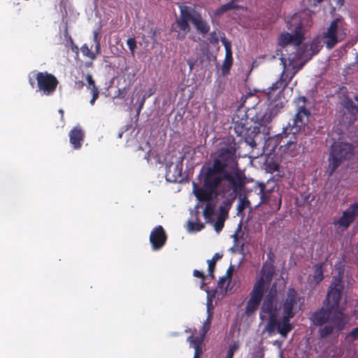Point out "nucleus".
I'll return each instance as SVG.
<instances>
[{
    "label": "nucleus",
    "mask_w": 358,
    "mask_h": 358,
    "mask_svg": "<svg viewBox=\"0 0 358 358\" xmlns=\"http://www.w3.org/2000/svg\"><path fill=\"white\" fill-rule=\"evenodd\" d=\"M236 150L234 139L224 141L212 161L200 170L199 177L202 186L193 185L196 199L207 202L203 210L206 218H209L214 213V206L210 201L231 191L236 194L245 186V176L239 168Z\"/></svg>",
    "instance_id": "nucleus-1"
},
{
    "label": "nucleus",
    "mask_w": 358,
    "mask_h": 358,
    "mask_svg": "<svg viewBox=\"0 0 358 358\" xmlns=\"http://www.w3.org/2000/svg\"><path fill=\"white\" fill-rule=\"evenodd\" d=\"M275 268L273 264H264L261 269L260 277L255 282L251 292L249 294V299L245 308V315L252 317L258 310L261 301L263 300L260 308V317L264 319L266 314L268 316V321L265 330L272 334L278 330L281 336L286 338L288 333L292 330L293 325L290 323L296 313V306L299 301L297 292L293 287H289L287 292L286 297L282 300L280 308H282V317L278 319L279 308L278 307L277 289L275 284L272 285L269 291L264 297V293L271 283Z\"/></svg>",
    "instance_id": "nucleus-2"
},
{
    "label": "nucleus",
    "mask_w": 358,
    "mask_h": 358,
    "mask_svg": "<svg viewBox=\"0 0 358 358\" xmlns=\"http://www.w3.org/2000/svg\"><path fill=\"white\" fill-rule=\"evenodd\" d=\"M296 71L297 70L289 75L284 70L280 78L264 92L268 102V106L266 111L264 114H259L256 116L255 121L259 125L264 126L269 123L272 118L277 115L282 109L284 103L281 100L282 93L291 82Z\"/></svg>",
    "instance_id": "nucleus-3"
},
{
    "label": "nucleus",
    "mask_w": 358,
    "mask_h": 358,
    "mask_svg": "<svg viewBox=\"0 0 358 358\" xmlns=\"http://www.w3.org/2000/svg\"><path fill=\"white\" fill-rule=\"evenodd\" d=\"M343 274V269L339 268L338 275L333 277L332 282L327 294L326 299L324 302V306L334 310L331 322L338 330L344 329L347 324L343 310L339 308V304L344 289Z\"/></svg>",
    "instance_id": "nucleus-4"
},
{
    "label": "nucleus",
    "mask_w": 358,
    "mask_h": 358,
    "mask_svg": "<svg viewBox=\"0 0 358 358\" xmlns=\"http://www.w3.org/2000/svg\"><path fill=\"white\" fill-rule=\"evenodd\" d=\"M294 102L296 104V113L292 123L289 122L284 129L285 137H282L280 141L284 143L281 145V148L285 147V149H289L292 145L296 144L295 135L308 124L310 116V112L306 106L307 99L305 96L298 97Z\"/></svg>",
    "instance_id": "nucleus-5"
},
{
    "label": "nucleus",
    "mask_w": 358,
    "mask_h": 358,
    "mask_svg": "<svg viewBox=\"0 0 358 358\" xmlns=\"http://www.w3.org/2000/svg\"><path fill=\"white\" fill-rule=\"evenodd\" d=\"M347 36L346 24L341 17L334 19L327 31L323 32L322 38L327 49L331 50Z\"/></svg>",
    "instance_id": "nucleus-6"
},
{
    "label": "nucleus",
    "mask_w": 358,
    "mask_h": 358,
    "mask_svg": "<svg viewBox=\"0 0 358 358\" xmlns=\"http://www.w3.org/2000/svg\"><path fill=\"white\" fill-rule=\"evenodd\" d=\"M352 152V146L351 144L343 142H334L330 150L328 158L327 171L329 175H332L341 163L348 155Z\"/></svg>",
    "instance_id": "nucleus-7"
},
{
    "label": "nucleus",
    "mask_w": 358,
    "mask_h": 358,
    "mask_svg": "<svg viewBox=\"0 0 358 358\" xmlns=\"http://www.w3.org/2000/svg\"><path fill=\"white\" fill-rule=\"evenodd\" d=\"M32 73L36 80L37 91L46 96H50L55 93L59 81L53 74L47 71Z\"/></svg>",
    "instance_id": "nucleus-8"
},
{
    "label": "nucleus",
    "mask_w": 358,
    "mask_h": 358,
    "mask_svg": "<svg viewBox=\"0 0 358 358\" xmlns=\"http://www.w3.org/2000/svg\"><path fill=\"white\" fill-rule=\"evenodd\" d=\"M296 17H293L291 21L287 22V27L289 30L292 29V22L294 23V34H289L288 32L282 33L279 38L278 44L281 47H285L288 44H293L296 46L299 45L303 39L302 34V24L301 22H296Z\"/></svg>",
    "instance_id": "nucleus-9"
},
{
    "label": "nucleus",
    "mask_w": 358,
    "mask_h": 358,
    "mask_svg": "<svg viewBox=\"0 0 358 358\" xmlns=\"http://www.w3.org/2000/svg\"><path fill=\"white\" fill-rule=\"evenodd\" d=\"M234 121V129L238 136L243 138L247 144L251 147L256 146V142L253 137L250 134L255 133V128L252 131L250 130V127L248 126V117H242L239 119L238 116L233 117Z\"/></svg>",
    "instance_id": "nucleus-10"
},
{
    "label": "nucleus",
    "mask_w": 358,
    "mask_h": 358,
    "mask_svg": "<svg viewBox=\"0 0 358 358\" xmlns=\"http://www.w3.org/2000/svg\"><path fill=\"white\" fill-rule=\"evenodd\" d=\"M358 217V203L350 204V206L343 212L342 216L334 224L342 227L343 230L349 228L350 224L355 222Z\"/></svg>",
    "instance_id": "nucleus-11"
},
{
    "label": "nucleus",
    "mask_w": 358,
    "mask_h": 358,
    "mask_svg": "<svg viewBox=\"0 0 358 358\" xmlns=\"http://www.w3.org/2000/svg\"><path fill=\"white\" fill-rule=\"evenodd\" d=\"M167 235L162 226L155 227L150 232V242L153 250H159L166 244Z\"/></svg>",
    "instance_id": "nucleus-12"
},
{
    "label": "nucleus",
    "mask_w": 358,
    "mask_h": 358,
    "mask_svg": "<svg viewBox=\"0 0 358 358\" xmlns=\"http://www.w3.org/2000/svg\"><path fill=\"white\" fill-rule=\"evenodd\" d=\"M334 311V310L324 305V307L311 315L310 320L314 325L321 327L329 321L331 322Z\"/></svg>",
    "instance_id": "nucleus-13"
},
{
    "label": "nucleus",
    "mask_w": 358,
    "mask_h": 358,
    "mask_svg": "<svg viewBox=\"0 0 358 358\" xmlns=\"http://www.w3.org/2000/svg\"><path fill=\"white\" fill-rule=\"evenodd\" d=\"M188 20L178 17L176 22L172 24V31L178 33L176 38L182 40L187 34L190 31V26Z\"/></svg>",
    "instance_id": "nucleus-14"
},
{
    "label": "nucleus",
    "mask_w": 358,
    "mask_h": 358,
    "mask_svg": "<svg viewBox=\"0 0 358 358\" xmlns=\"http://www.w3.org/2000/svg\"><path fill=\"white\" fill-rule=\"evenodd\" d=\"M69 141L75 150L80 149L84 140L85 133L79 126L74 127L69 134Z\"/></svg>",
    "instance_id": "nucleus-15"
},
{
    "label": "nucleus",
    "mask_w": 358,
    "mask_h": 358,
    "mask_svg": "<svg viewBox=\"0 0 358 358\" xmlns=\"http://www.w3.org/2000/svg\"><path fill=\"white\" fill-rule=\"evenodd\" d=\"M220 41L225 48V59L222 65V71L224 73L228 71L231 68L233 63L232 50L231 42L228 41L224 36L221 37Z\"/></svg>",
    "instance_id": "nucleus-16"
},
{
    "label": "nucleus",
    "mask_w": 358,
    "mask_h": 358,
    "mask_svg": "<svg viewBox=\"0 0 358 358\" xmlns=\"http://www.w3.org/2000/svg\"><path fill=\"white\" fill-rule=\"evenodd\" d=\"M192 23L197 32L203 36L206 35L210 31V24L202 17L200 13L196 15V17H194Z\"/></svg>",
    "instance_id": "nucleus-17"
},
{
    "label": "nucleus",
    "mask_w": 358,
    "mask_h": 358,
    "mask_svg": "<svg viewBox=\"0 0 358 358\" xmlns=\"http://www.w3.org/2000/svg\"><path fill=\"white\" fill-rule=\"evenodd\" d=\"M187 341H189L190 345L194 348V358H199L202 354L203 338L190 336L188 337Z\"/></svg>",
    "instance_id": "nucleus-18"
},
{
    "label": "nucleus",
    "mask_w": 358,
    "mask_h": 358,
    "mask_svg": "<svg viewBox=\"0 0 358 358\" xmlns=\"http://www.w3.org/2000/svg\"><path fill=\"white\" fill-rule=\"evenodd\" d=\"M199 13V12H197L196 10H195L194 8L190 6H180V15L178 17L186 19L192 22L194 17H196V15H198Z\"/></svg>",
    "instance_id": "nucleus-19"
},
{
    "label": "nucleus",
    "mask_w": 358,
    "mask_h": 358,
    "mask_svg": "<svg viewBox=\"0 0 358 358\" xmlns=\"http://www.w3.org/2000/svg\"><path fill=\"white\" fill-rule=\"evenodd\" d=\"M324 263L316 264L313 266V274L312 275V282L315 285H319L324 279L323 266Z\"/></svg>",
    "instance_id": "nucleus-20"
},
{
    "label": "nucleus",
    "mask_w": 358,
    "mask_h": 358,
    "mask_svg": "<svg viewBox=\"0 0 358 358\" xmlns=\"http://www.w3.org/2000/svg\"><path fill=\"white\" fill-rule=\"evenodd\" d=\"M334 329L339 331L331 321L329 324H325L323 327L320 328L318 331V334L320 338H324L331 335Z\"/></svg>",
    "instance_id": "nucleus-21"
},
{
    "label": "nucleus",
    "mask_w": 358,
    "mask_h": 358,
    "mask_svg": "<svg viewBox=\"0 0 358 358\" xmlns=\"http://www.w3.org/2000/svg\"><path fill=\"white\" fill-rule=\"evenodd\" d=\"M240 8L239 6L237 4H235L234 1H231L227 3H225L220 7H219L216 11L215 13L217 15H221L228 10H234V9H238Z\"/></svg>",
    "instance_id": "nucleus-22"
},
{
    "label": "nucleus",
    "mask_w": 358,
    "mask_h": 358,
    "mask_svg": "<svg viewBox=\"0 0 358 358\" xmlns=\"http://www.w3.org/2000/svg\"><path fill=\"white\" fill-rule=\"evenodd\" d=\"M343 106L352 115H356L358 113V106L351 99L345 100Z\"/></svg>",
    "instance_id": "nucleus-23"
},
{
    "label": "nucleus",
    "mask_w": 358,
    "mask_h": 358,
    "mask_svg": "<svg viewBox=\"0 0 358 358\" xmlns=\"http://www.w3.org/2000/svg\"><path fill=\"white\" fill-rule=\"evenodd\" d=\"M211 318H212V316L210 314H209L206 320L203 323V327L200 329V332H199L200 336L199 337H202L203 339H204L206 334L208 333V331L210 329V324H211Z\"/></svg>",
    "instance_id": "nucleus-24"
},
{
    "label": "nucleus",
    "mask_w": 358,
    "mask_h": 358,
    "mask_svg": "<svg viewBox=\"0 0 358 358\" xmlns=\"http://www.w3.org/2000/svg\"><path fill=\"white\" fill-rule=\"evenodd\" d=\"M81 52L83 55L90 59L91 61L95 60V54L93 53V51L91 50V49L89 48V46L85 43L83 44L80 48Z\"/></svg>",
    "instance_id": "nucleus-25"
},
{
    "label": "nucleus",
    "mask_w": 358,
    "mask_h": 358,
    "mask_svg": "<svg viewBox=\"0 0 358 358\" xmlns=\"http://www.w3.org/2000/svg\"><path fill=\"white\" fill-rule=\"evenodd\" d=\"M224 217H222V215H220L217 218L215 223V229L219 232L220 231L222 228L224 227Z\"/></svg>",
    "instance_id": "nucleus-26"
},
{
    "label": "nucleus",
    "mask_w": 358,
    "mask_h": 358,
    "mask_svg": "<svg viewBox=\"0 0 358 358\" xmlns=\"http://www.w3.org/2000/svg\"><path fill=\"white\" fill-rule=\"evenodd\" d=\"M127 45H128V48L131 51V53L134 55L135 49L137 47L136 39L134 38H129L127 40Z\"/></svg>",
    "instance_id": "nucleus-27"
},
{
    "label": "nucleus",
    "mask_w": 358,
    "mask_h": 358,
    "mask_svg": "<svg viewBox=\"0 0 358 358\" xmlns=\"http://www.w3.org/2000/svg\"><path fill=\"white\" fill-rule=\"evenodd\" d=\"M208 41L210 44H213V45L218 44V43L220 41V38H219L217 33L215 31H213L210 33Z\"/></svg>",
    "instance_id": "nucleus-28"
},
{
    "label": "nucleus",
    "mask_w": 358,
    "mask_h": 358,
    "mask_svg": "<svg viewBox=\"0 0 358 358\" xmlns=\"http://www.w3.org/2000/svg\"><path fill=\"white\" fill-rule=\"evenodd\" d=\"M208 264L209 275L212 279H213L215 278L214 271L215 269L216 263L214 262V259H209L208 260Z\"/></svg>",
    "instance_id": "nucleus-29"
},
{
    "label": "nucleus",
    "mask_w": 358,
    "mask_h": 358,
    "mask_svg": "<svg viewBox=\"0 0 358 358\" xmlns=\"http://www.w3.org/2000/svg\"><path fill=\"white\" fill-rule=\"evenodd\" d=\"M90 90H91V92H92V97L90 103L91 105L93 106L96 100L99 97V89H98L97 87H91Z\"/></svg>",
    "instance_id": "nucleus-30"
},
{
    "label": "nucleus",
    "mask_w": 358,
    "mask_h": 358,
    "mask_svg": "<svg viewBox=\"0 0 358 358\" xmlns=\"http://www.w3.org/2000/svg\"><path fill=\"white\" fill-rule=\"evenodd\" d=\"M189 227L190 230L198 231L201 230L204 227V225L200 222H189Z\"/></svg>",
    "instance_id": "nucleus-31"
},
{
    "label": "nucleus",
    "mask_w": 358,
    "mask_h": 358,
    "mask_svg": "<svg viewBox=\"0 0 358 358\" xmlns=\"http://www.w3.org/2000/svg\"><path fill=\"white\" fill-rule=\"evenodd\" d=\"M239 348V345L237 343H234L229 346L227 351V357L234 358V352Z\"/></svg>",
    "instance_id": "nucleus-32"
},
{
    "label": "nucleus",
    "mask_w": 358,
    "mask_h": 358,
    "mask_svg": "<svg viewBox=\"0 0 358 358\" xmlns=\"http://www.w3.org/2000/svg\"><path fill=\"white\" fill-rule=\"evenodd\" d=\"M86 80L87 82V83L89 84L90 87H96V85H95V81L93 79V77L92 76V74L90 73H88L87 76H86Z\"/></svg>",
    "instance_id": "nucleus-33"
},
{
    "label": "nucleus",
    "mask_w": 358,
    "mask_h": 358,
    "mask_svg": "<svg viewBox=\"0 0 358 358\" xmlns=\"http://www.w3.org/2000/svg\"><path fill=\"white\" fill-rule=\"evenodd\" d=\"M101 36H100V29L94 30L93 31V41L94 43H100Z\"/></svg>",
    "instance_id": "nucleus-34"
},
{
    "label": "nucleus",
    "mask_w": 358,
    "mask_h": 358,
    "mask_svg": "<svg viewBox=\"0 0 358 358\" xmlns=\"http://www.w3.org/2000/svg\"><path fill=\"white\" fill-rule=\"evenodd\" d=\"M249 203V201L247 200L241 199V202L238 203L237 206V210L241 212L245 208V204Z\"/></svg>",
    "instance_id": "nucleus-35"
},
{
    "label": "nucleus",
    "mask_w": 358,
    "mask_h": 358,
    "mask_svg": "<svg viewBox=\"0 0 358 358\" xmlns=\"http://www.w3.org/2000/svg\"><path fill=\"white\" fill-rule=\"evenodd\" d=\"M193 275L194 277H196L198 278H201L202 280H203L206 276L204 275L203 273L200 271H198V270H194V272H193Z\"/></svg>",
    "instance_id": "nucleus-36"
},
{
    "label": "nucleus",
    "mask_w": 358,
    "mask_h": 358,
    "mask_svg": "<svg viewBox=\"0 0 358 358\" xmlns=\"http://www.w3.org/2000/svg\"><path fill=\"white\" fill-rule=\"evenodd\" d=\"M233 271H234L233 266H230L228 268V269L227 270L226 275L224 277H226L227 279H231L232 274H233Z\"/></svg>",
    "instance_id": "nucleus-37"
},
{
    "label": "nucleus",
    "mask_w": 358,
    "mask_h": 358,
    "mask_svg": "<svg viewBox=\"0 0 358 358\" xmlns=\"http://www.w3.org/2000/svg\"><path fill=\"white\" fill-rule=\"evenodd\" d=\"M100 52H101L100 43H95V50L93 52V53L95 54V59L96 58L97 55L100 54Z\"/></svg>",
    "instance_id": "nucleus-38"
},
{
    "label": "nucleus",
    "mask_w": 358,
    "mask_h": 358,
    "mask_svg": "<svg viewBox=\"0 0 358 358\" xmlns=\"http://www.w3.org/2000/svg\"><path fill=\"white\" fill-rule=\"evenodd\" d=\"M69 40H70V42H71V49L73 51L76 52H78V47L74 44L73 43V41L72 39V38L70 36L69 37Z\"/></svg>",
    "instance_id": "nucleus-39"
},
{
    "label": "nucleus",
    "mask_w": 358,
    "mask_h": 358,
    "mask_svg": "<svg viewBox=\"0 0 358 358\" xmlns=\"http://www.w3.org/2000/svg\"><path fill=\"white\" fill-rule=\"evenodd\" d=\"M222 256H223L222 254H220V253L217 252L213 255V257L211 259H214V262L216 263L217 260L222 258Z\"/></svg>",
    "instance_id": "nucleus-40"
},
{
    "label": "nucleus",
    "mask_w": 358,
    "mask_h": 358,
    "mask_svg": "<svg viewBox=\"0 0 358 358\" xmlns=\"http://www.w3.org/2000/svg\"><path fill=\"white\" fill-rule=\"evenodd\" d=\"M350 336L352 337H353L354 338H358V327L355 328L354 329H352V331L350 333Z\"/></svg>",
    "instance_id": "nucleus-41"
},
{
    "label": "nucleus",
    "mask_w": 358,
    "mask_h": 358,
    "mask_svg": "<svg viewBox=\"0 0 358 358\" xmlns=\"http://www.w3.org/2000/svg\"><path fill=\"white\" fill-rule=\"evenodd\" d=\"M227 280V279L224 276L220 278V280H218V286L222 287Z\"/></svg>",
    "instance_id": "nucleus-42"
},
{
    "label": "nucleus",
    "mask_w": 358,
    "mask_h": 358,
    "mask_svg": "<svg viewBox=\"0 0 358 358\" xmlns=\"http://www.w3.org/2000/svg\"><path fill=\"white\" fill-rule=\"evenodd\" d=\"M76 86L80 90L84 87V83L82 80L76 81Z\"/></svg>",
    "instance_id": "nucleus-43"
},
{
    "label": "nucleus",
    "mask_w": 358,
    "mask_h": 358,
    "mask_svg": "<svg viewBox=\"0 0 358 358\" xmlns=\"http://www.w3.org/2000/svg\"><path fill=\"white\" fill-rule=\"evenodd\" d=\"M58 112L60 114V119H61L62 125H64V112L63 109H62V108L59 109Z\"/></svg>",
    "instance_id": "nucleus-44"
},
{
    "label": "nucleus",
    "mask_w": 358,
    "mask_h": 358,
    "mask_svg": "<svg viewBox=\"0 0 358 358\" xmlns=\"http://www.w3.org/2000/svg\"><path fill=\"white\" fill-rule=\"evenodd\" d=\"M315 2L320 3H322V1H324V0H314ZM337 1V3L341 4V5H343L344 3V1L345 0H336Z\"/></svg>",
    "instance_id": "nucleus-45"
},
{
    "label": "nucleus",
    "mask_w": 358,
    "mask_h": 358,
    "mask_svg": "<svg viewBox=\"0 0 358 358\" xmlns=\"http://www.w3.org/2000/svg\"><path fill=\"white\" fill-rule=\"evenodd\" d=\"M29 83L32 88L35 87V80L31 77H29Z\"/></svg>",
    "instance_id": "nucleus-46"
},
{
    "label": "nucleus",
    "mask_w": 358,
    "mask_h": 358,
    "mask_svg": "<svg viewBox=\"0 0 358 358\" xmlns=\"http://www.w3.org/2000/svg\"><path fill=\"white\" fill-rule=\"evenodd\" d=\"M92 66V62L85 63V66H87V67H91Z\"/></svg>",
    "instance_id": "nucleus-47"
},
{
    "label": "nucleus",
    "mask_w": 358,
    "mask_h": 358,
    "mask_svg": "<svg viewBox=\"0 0 358 358\" xmlns=\"http://www.w3.org/2000/svg\"><path fill=\"white\" fill-rule=\"evenodd\" d=\"M143 103H144V101H143L141 102V103L140 104L139 107H138V111L141 110V109L142 108L143 106Z\"/></svg>",
    "instance_id": "nucleus-48"
},
{
    "label": "nucleus",
    "mask_w": 358,
    "mask_h": 358,
    "mask_svg": "<svg viewBox=\"0 0 358 358\" xmlns=\"http://www.w3.org/2000/svg\"><path fill=\"white\" fill-rule=\"evenodd\" d=\"M278 166L277 164H274L273 166V171H277L278 170Z\"/></svg>",
    "instance_id": "nucleus-49"
},
{
    "label": "nucleus",
    "mask_w": 358,
    "mask_h": 358,
    "mask_svg": "<svg viewBox=\"0 0 358 358\" xmlns=\"http://www.w3.org/2000/svg\"><path fill=\"white\" fill-rule=\"evenodd\" d=\"M355 101H358V95H356V96H355Z\"/></svg>",
    "instance_id": "nucleus-50"
},
{
    "label": "nucleus",
    "mask_w": 358,
    "mask_h": 358,
    "mask_svg": "<svg viewBox=\"0 0 358 358\" xmlns=\"http://www.w3.org/2000/svg\"><path fill=\"white\" fill-rule=\"evenodd\" d=\"M264 185H263L262 186V188H261L262 191H263V190H264Z\"/></svg>",
    "instance_id": "nucleus-51"
},
{
    "label": "nucleus",
    "mask_w": 358,
    "mask_h": 358,
    "mask_svg": "<svg viewBox=\"0 0 358 358\" xmlns=\"http://www.w3.org/2000/svg\"><path fill=\"white\" fill-rule=\"evenodd\" d=\"M234 236L235 238H237V235L236 234H234Z\"/></svg>",
    "instance_id": "nucleus-52"
},
{
    "label": "nucleus",
    "mask_w": 358,
    "mask_h": 358,
    "mask_svg": "<svg viewBox=\"0 0 358 358\" xmlns=\"http://www.w3.org/2000/svg\"><path fill=\"white\" fill-rule=\"evenodd\" d=\"M357 317H358V315H357Z\"/></svg>",
    "instance_id": "nucleus-53"
}]
</instances>
